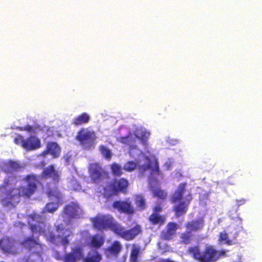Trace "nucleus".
<instances>
[{
    "label": "nucleus",
    "mask_w": 262,
    "mask_h": 262,
    "mask_svg": "<svg viewBox=\"0 0 262 262\" xmlns=\"http://www.w3.org/2000/svg\"><path fill=\"white\" fill-rule=\"evenodd\" d=\"M131 247L129 258V262H140L142 253L141 247L135 244H132Z\"/></svg>",
    "instance_id": "21"
},
{
    "label": "nucleus",
    "mask_w": 262,
    "mask_h": 262,
    "mask_svg": "<svg viewBox=\"0 0 262 262\" xmlns=\"http://www.w3.org/2000/svg\"><path fill=\"white\" fill-rule=\"evenodd\" d=\"M99 150L102 156L107 160H110L112 157V153L111 150L103 145L99 147Z\"/></svg>",
    "instance_id": "33"
},
{
    "label": "nucleus",
    "mask_w": 262,
    "mask_h": 262,
    "mask_svg": "<svg viewBox=\"0 0 262 262\" xmlns=\"http://www.w3.org/2000/svg\"><path fill=\"white\" fill-rule=\"evenodd\" d=\"M16 179V176H11L4 179L3 184L0 185V191L4 190L8 186L13 184V182Z\"/></svg>",
    "instance_id": "35"
},
{
    "label": "nucleus",
    "mask_w": 262,
    "mask_h": 262,
    "mask_svg": "<svg viewBox=\"0 0 262 262\" xmlns=\"http://www.w3.org/2000/svg\"><path fill=\"white\" fill-rule=\"evenodd\" d=\"M178 229V225L174 222H169L166 227L165 230L161 232V236L162 239L170 241L175 235L176 231Z\"/></svg>",
    "instance_id": "17"
},
{
    "label": "nucleus",
    "mask_w": 262,
    "mask_h": 262,
    "mask_svg": "<svg viewBox=\"0 0 262 262\" xmlns=\"http://www.w3.org/2000/svg\"><path fill=\"white\" fill-rule=\"evenodd\" d=\"M0 249L6 254L15 255L19 253L15 241L8 236H3L0 239Z\"/></svg>",
    "instance_id": "12"
},
{
    "label": "nucleus",
    "mask_w": 262,
    "mask_h": 262,
    "mask_svg": "<svg viewBox=\"0 0 262 262\" xmlns=\"http://www.w3.org/2000/svg\"><path fill=\"white\" fill-rule=\"evenodd\" d=\"M69 235H68V236H64L63 238H62V239H61V244L64 246H66L67 245L69 244V239L68 238V236H69Z\"/></svg>",
    "instance_id": "43"
},
{
    "label": "nucleus",
    "mask_w": 262,
    "mask_h": 262,
    "mask_svg": "<svg viewBox=\"0 0 262 262\" xmlns=\"http://www.w3.org/2000/svg\"><path fill=\"white\" fill-rule=\"evenodd\" d=\"M146 133H145L141 137L137 135H129L125 137H120L118 141L129 146L128 152L130 156L132 157H135L134 152H136V155H139L140 151L137 147L136 141L138 139H140L142 143L146 145L147 142V137H145Z\"/></svg>",
    "instance_id": "8"
},
{
    "label": "nucleus",
    "mask_w": 262,
    "mask_h": 262,
    "mask_svg": "<svg viewBox=\"0 0 262 262\" xmlns=\"http://www.w3.org/2000/svg\"><path fill=\"white\" fill-rule=\"evenodd\" d=\"M19 130H26L30 133H34L35 129L33 127L30 125H27L24 127H19Z\"/></svg>",
    "instance_id": "40"
},
{
    "label": "nucleus",
    "mask_w": 262,
    "mask_h": 262,
    "mask_svg": "<svg viewBox=\"0 0 262 262\" xmlns=\"http://www.w3.org/2000/svg\"><path fill=\"white\" fill-rule=\"evenodd\" d=\"M60 172L55 169L53 165L45 168L41 173V177L43 179H51L52 182L47 184V194L49 197L57 201L62 199V194L59 191L58 183L60 181Z\"/></svg>",
    "instance_id": "4"
},
{
    "label": "nucleus",
    "mask_w": 262,
    "mask_h": 262,
    "mask_svg": "<svg viewBox=\"0 0 262 262\" xmlns=\"http://www.w3.org/2000/svg\"><path fill=\"white\" fill-rule=\"evenodd\" d=\"M112 174L116 177H119L123 174V168L119 164L114 162L110 165Z\"/></svg>",
    "instance_id": "31"
},
{
    "label": "nucleus",
    "mask_w": 262,
    "mask_h": 262,
    "mask_svg": "<svg viewBox=\"0 0 262 262\" xmlns=\"http://www.w3.org/2000/svg\"><path fill=\"white\" fill-rule=\"evenodd\" d=\"M162 210V207L160 204L156 205L152 208V213H159Z\"/></svg>",
    "instance_id": "41"
},
{
    "label": "nucleus",
    "mask_w": 262,
    "mask_h": 262,
    "mask_svg": "<svg viewBox=\"0 0 262 262\" xmlns=\"http://www.w3.org/2000/svg\"><path fill=\"white\" fill-rule=\"evenodd\" d=\"M91 221L95 229L103 231L110 229L115 219L112 215L108 214H98L96 216L91 218Z\"/></svg>",
    "instance_id": "10"
},
{
    "label": "nucleus",
    "mask_w": 262,
    "mask_h": 262,
    "mask_svg": "<svg viewBox=\"0 0 262 262\" xmlns=\"http://www.w3.org/2000/svg\"><path fill=\"white\" fill-rule=\"evenodd\" d=\"M152 193L154 197L159 199L165 200L167 197V193L159 188L154 189Z\"/></svg>",
    "instance_id": "34"
},
{
    "label": "nucleus",
    "mask_w": 262,
    "mask_h": 262,
    "mask_svg": "<svg viewBox=\"0 0 262 262\" xmlns=\"http://www.w3.org/2000/svg\"><path fill=\"white\" fill-rule=\"evenodd\" d=\"M237 204L238 206L239 205H243L246 202V200L245 199H241V200H237Z\"/></svg>",
    "instance_id": "45"
},
{
    "label": "nucleus",
    "mask_w": 262,
    "mask_h": 262,
    "mask_svg": "<svg viewBox=\"0 0 262 262\" xmlns=\"http://www.w3.org/2000/svg\"><path fill=\"white\" fill-rule=\"evenodd\" d=\"M21 246L26 250L31 251L32 250L43 251L45 246L40 243L38 237H35L33 235L25 237L20 243Z\"/></svg>",
    "instance_id": "13"
},
{
    "label": "nucleus",
    "mask_w": 262,
    "mask_h": 262,
    "mask_svg": "<svg viewBox=\"0 0 262 262\" xmlns=\"http://www.w3.org/2000/svg\"><path fill=\"white\" fill-rule=\"evenodd\" d=\"M45 217L36 213L27 216V222L30 230L33 233H39L47 237L51 243L56 242V237L45 224Z\"/></svg>",
    "instance_id": "5"
},
{
    "label": "nucleus",
    "mask_w": 262,
    "mask_h": 262,
    "mask_svg": "<svg viewBox=\"0 0 262 262\" xmlns=\"http://www.w3.org/2000/svg\"><path fill=\"white\" fill-rule=\"evenodd\" d=\"M88 169L90 177L93 183H98L104 178L108 177V172L98 163L90 164Z\"/></svg>",
    "instance_id": "11"
},
{
    "label": "nucleus",
    "mask_w": 262,
    "mask_h": 262,
    "mask_svg": "<svg viewBox=\"0 0 262 262\" xmlns=\"http://www.w3.org/2000/svg\"><path fill=\"white\" fill-rule=\"evenodd\" d=\"M122 249V246L118 241H114L104 250V253L107 256L117 257Z\"/></svg>",
    "instance_id": "18"
},
{
    "label": "nucleus",
    "mask_w": 262,
    "mask_h": 262,
    "mask_svg": "<svg viewBox=\"0 0 262 262\" xmlns=\"http://www.w3.org/2000/svg\"><path fill=\"white\" fill-rule=\"evenodd\" d=\"M128 185L129 183L126 179L114 178L103 187L101 194L104 198L108 199L118 195L120 193L125 194L127 191Z\"/></svg>",
    "instance_id": "6"
},
{
    "label": "nucleus",
    "mask_w": 262,
    "mask_h": 262,
    "mask_svg": "<svg viewBox=\"0 0 262 262\" xmlns=\"http://www.w3.org/2000/svg\"><path fill=\"white\" fill-rule=\"evenodd\" d=\"M135 204L138 209L140 210H143L146 208V203L143 196L141 195H137L135 198Z\"/></svg>",
    "instance_id": "32"
},
{
    "label": "nucleus",
    "mask_w": 262,
    "mask_h": 262,
    "mask_svg": "<svg viewBox=\"0 0 262 262\" xmlns=\"http://www.w3.org/2000/svg\"><path fill=\"white\" fill-rule=\"evenodd\" d=\"M61 151V149L57 143L54 142H49L47 145L46 150L42 152L43 155L50 154L54 158L59 157Z\"/></svg>",
    "instance_id": "20"
},
{
    "label": "nucleus",
    "mask_w": 262,
    "mask_h": 262,
    "mask_svg": "<svg viewBox=\"0 0 262 262\" xmlns=\"http://www.w3.org/2000/svg\"><path fill=\"white\" fill-rule=\"evenodd\" d=\"M188 252L198 262H215L226 256L227 251L218 250L213 245H206L202 251L199 246L190 247Z\"/></svg>",
    "instance_id": "3"
},
{
    "label": "nucleus",
    "mask_w": 262,
    "mask_h": 262,
    "mask_svg": "<svg viewBox=\"0 0 262 262\" xmlns=\"http://www.w3.org/2000/svg\"><path fill=\"white\" fill-rule=\"evenodd\" d=\"M90 120V117L89 114L86 113H82L73 119L72 124L75 126H79L88 123Z\"/></svg>",
    "instance_id": "28"
},
{
    "label": "nucleus",
    "mask_w": 262,
    "mask_h": 262,
    "mask_svg": "<svg viewBox=\"0 0 262 262\" xmlns=\"http://www.w3.org/2000/svg\"><path fill=\"white\" fill-rule=\"evenodd\" d=\"M186 187V183L180 184L171 196V203L179 202L173 207V210L177 217H180L187 212L190 202L192 200L191 191L187 190Z\"/></svg>",
    "instance_id": "2"
},
{
    "label": "nucleus",
    "mask_w": 262,
    "mask_h": 262,
    "mask_svg": "<svg viewBox=\"0 0 262 262\" xmlns=\"http://www.w3.org/2000/svg\"><path fill=\"white\" fill-rule=\"evenodd\" d=\"M219 242L220 243H223L227 245H231L233 242L231 240L228 238V235L226 232H222L219 234Z\"/></svg>",
    "instance_id": "36"
},
{
    "label": "nucleus",
    "mask_w": 262,
    "mask_h": 262,
    "mask_svg": "<svg viewBox=\"0 0 262 262\" xmlns=\"http://www.w3.org/2000/svg\"><path fill=\"white\" fill-rule=\"evenodd\" d=\"M43 252L41 251H36L30 253L27 257L20 258L18 262H42L41 256Z\"/></svg>",
    "instance_id": "24"
},
{
    "label": "nucleus",
    "mask_w": 262,
    "mask_h": 262,
    "mask_svg": "<svg viewBox=\"0 0 262 262\" xmlns=\"http://www.w3.org/2000/svg\"><path fill=\"white\" fill-rule=\"evenodd\" d=\"M40 147L39 139L35 136H31L26 139L23 147L28 150H35Z\"/></svg>",
    "instance_id": "19"
},
{
    "label": "nucleus",
    "mask_w": 262,
    "mask_h": 262,
    "mask_svg": "<svg viewBox=\"0 0 262 262\" xmlns=\"http://www.w3.org/2000/svg\"><path fill=\"white\" fill-rule=\"evenodd\" d=\"M148 221L151 225L161 227L166 222V216L159 213H152L148 217Z\"/></svg>",
    "instance_id": "25"
},
{
    "label": "nucleus",
    "mask_w": 262,
    "mask_h": 262,
    "mask_svg": "<svg viewBox=\"0 0 262 262\" xmlns=\"http://www.w3.org/2000/svg\"><path fill=\"white\" fill-rule=\"evenodd\" d=\"M110 230L116 235L126 241L133 240L142 231L141 226L139 224L136 225L128 230H125L124 227L122 226L115 220Z\"/></svg>",
    "instance_id": "7"
},
{
    "label": "nucleus",
    "mask_w": 262,
    "mask_h": 262,
    "mask_svg": "<svg viewBox=\"0 0 262 262\" xmlns=\"http://www.w3.org/2000/svg\"><path fill=\"white\" fill-rule=\"evenodd\" d=\"M17 224H18V225H20V226H26L25 223H21L20 222H17Z\"/></svg>",
    "instance_id": "46"
},
{
    "label": "nucleus",
    "mask_w": 262,
    "mask_h": 262,
    "mask_svg": "<svg viewBox=\"0 0 262 262\" xmlns=\"http://www.w3.org/2000/svg\"><path fill=\"white\" fill-rule=\"evenodd\" d=\"M237 235H238V232H236V233H235V234H234V236H233V238H234V239H236V237H237Z\"/></svg>",
    "instance_id": "47"
},
{
    "label": "nucleus",
    "mask_w": 262,
    "mask_h": 262,
    "mask_svg": "<svg viewBox=\"0 0 262 262\" xmlns=\"http://www.w3.org/2000/svg\"><path fill=\"white\" fill-rule=\"evenodd\" d=\"M83 256L82 246H76L72 248L70 252L63 255V262H77L83 258Z\"/></svg>",
    "instance_id": "14"
},
{
    "label": "nucleus",
    "mask_w": 262,
    "mask_h": 262,
    "mask_svg": "<svg viewBox=\"0 0 262 262\" xmlns=\"http://www.w3.org/2000/svg\"><path fill=\"white\" fill-rule=\"evenodd\" d=\"M112 207L121 213L132 215L135 212L134 208L131 202L127 200L115 201L113 202Z\"/></svg>",
    "instance_id": "15"
},
{
    "label": "nucleus",
    "mask_w": 262,
    "mask_h": 262,
    "mask_svg": "<svg viewBox=\"0 0 262 262\" xmlns=\"http://www.w3.org/2000/svg\"><path fill=\"white\" fill-rule=\"evenodd\" d=\"M58 206L53 203H48L45 208V211L50 213H53L55 212L58 209Z\"/></svg>",
    "instance_id": "38"
},
{
    "label": "nucleus",
    "mask_w": 262,
    "mask_h": 262,
    "mask_svg": "<svg viewBox=\"0 0 262 262\" xmlns=\"http://www.w3.org/2000/svg\"><path fill=\"white\" fill-rule=\"evenodd\" d=\"M23 181L27 183L26 186L13 187L7 190L3 201L7 205H14L20 201V198H30L36 192L39 183L38 177L34 174L26 175Z\"/></svg>",
    "instance_id": "1"
},
{
    "label": "nucleus",
    "mask_w": 262,
    "mask_h": 262,
    "mask_svg": "<svg viewBox=\"0 0 262 262\" xmlns=\"http://www.w3.org/2000/svg\"><path fill=\"white\" fill-rule=\"evenodd\" d=\"M54 257L58 260L63 261V256L61 255L59 252L56 251L54 254Z\"/></svg>",
    "instance_id": "42"
},
{
    "label": "nucleus",
    "mask_w": 262,
    "mask_h": 262,
    "mask_svg": "<svg viewBox=\"0 0 262 262\" xmlns=\"http://www.w3.org/2000/svg\"><path fill=\"white\" fill-rule=\"evenodd\" d=\"M179 238L181 244L187 245L192 243L195 239V236L193 233L186 230L180 234Z\"/></svg>",
    "instance_id": "26"
},
{
    "label": "nucleus",
    "mask_w": 262,
    "mask_h": 262,
    "mask_svg": "<svg viewBox=\"0 0 262 262\" xmlns=\"http://www.w3.org/2000/svg\"><path fill=\"white\" fill-rule=\"evenodd\" d=\"M157 262H173V260L169 258H159L157 260Z\"/></svg>",
    "instance_id": "44"
},
{
    "label": "nucleus",
    "mask_w": 262,
    "mask_h": 262,
    "mask_svg": "<svg viewBox=\"0 0 262 262\" xmlns=\"http://www.w3.org/2000/svg\"><path fill=\"white\" fill-rule=\"evenodd\" d=\"M184 227L186 230L193 233L201 231L204 227V220L203 217L187 222Z\"/></svg>",
    "instance_id": "16"
},
{
    "label": "nucleus",
    "mask_w": 262,
    "mask_h": 262,
    "mask_svg": "<svg viewBox=\"0 0 262 262\" xmlns=\"http://www.w3.org/2000/svg\"><path fill=\"white\" fill-rule=\"evenodd\" d=\"M96 136L93 131L86 130L84 129L80 130L76 137V139L79 142L81 146L84 149L92 148L95 143Z\"/></svg>",
    "instance_id": "9"
},
{
    "label": "nucleus",
    "mask_w": 262,
    "mask_h": 262,
    "mask_svg": "<svg viewBox=\"0 0 262 262\" xmlns=\"http://www.w3.org/2000/svg\"><path fill=\"white\" fill-rule=\"evenodd\" d=\"M102 257L101 254L96 250L89 251L82 262H100Z\"/></svg>",
    "instance_id": "29"
},
{
    "label": "nucleus",
    "mask_w": 262,
    "mask_h": 262,
    "mask_svg": "<svg viewBox=\"0 0 262 262\" xmlns=\"http://www.w3.org/2000/svg\"><path fill=\"white\" fill-rule=\"evenodd\" d=\"M26 139H24V137L19 135H18L14 139V143L17 145H20L23 147V144L25 142Z\"/></svg>",
    "instance_id": "39"
},
{
    "label": "nucleus",
    "mask_w": 262,
    "mask_h": 262,
    "mask_svg": "<svg viewBox=\"0 0 262 262\" xmlns=\"http://www.w3.org/2000/svg\"><path fill=\"white\" fill-rule=\"evenodd\" d=\"M148 162L147 164H144L140 166V168L143 171L147 169H150L151 170V174L160 175L161 172L159 170V166L158 162L157 160L151 161L149 159Z\"/></svg>",
    "instance_id": "23"
},
{
    "label": "nucleus",
    "mask_w": 262,
    "mask_h": 262,
    "mask_svg": "<svg viewBox=\"0 0 262 262\" xmlns=\"http://www.w3.org/2000/svg\"><path fill=\"white\" fill-rule=\"evenodd\" d=\"M79 206L77 204L72 202L65 206L64 213L69 217H75L78 213Z\"/></svg>",
    "instance_id": "27"
},
{
    "label": "nucleus",
    "mask_w": 262,
    "mask_h": 262,
    "mask_svg": "<svg viewBox=\"0 0 262 262\" xmlns=\"http://www.w3.org/2000/svg\"><path fill=\"white\" fill-rule=\"evenodd\" d=\"M22 167L19 162L9 160L4 165L3 170L5 173L9 174L12 173L13 171L19 170Z\"/></svg>",
    "instance_id": "22"
},
{
    "label": "nucleus",
    "mask_w": 262,
    "mask_h": 262,
    "mask_svg": "<svg viewBox=\"0 0 262 262\" xmlns=\"http://www.w3.org/2000/svg\"><path fill=\"white\" fill-rule=\"evenodd\" d=\"M137 166V164L132 161L126 162L123 165V169L126 171L130 172L133 171Z\"/></svg>",
    "instance_id": "37"
},
{
    "label": "nucleus",
    "mask_w": 262,
    "mask_h": 262,
    "mask_svg": "<svg viewBox=\"0 0 262 262\" xmlns=\"http://www.w3.org/2000/svg\"><path fill=\"white\" fill-rule=\"evenodd\" d=\"M103 237L98 234H95L91 237L89 245L96 249L100 248L104 244Z\"/></svg>",
    "instance_id": "30"
}]
</instances>
